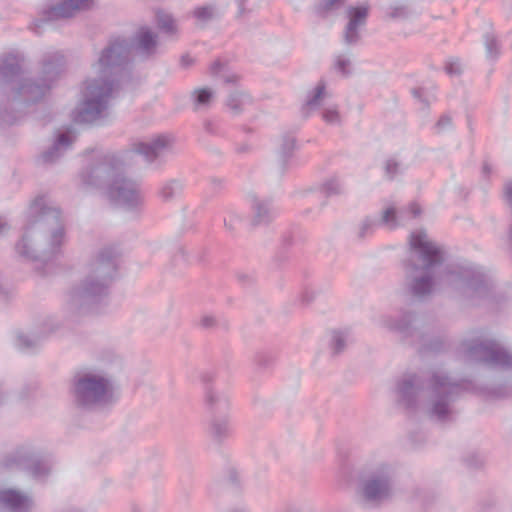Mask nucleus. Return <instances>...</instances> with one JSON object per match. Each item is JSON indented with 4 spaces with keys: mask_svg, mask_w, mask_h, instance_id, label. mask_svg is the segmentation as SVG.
<instances>
[{
    "mask_svg": "<svg viewBox=\"0 0 512 512\" xmlns=\"http://www.w3.org/2000/svg\"><path fill=\"white\" fill-rule=\"evenodd\" d=\"M445 260L443 247L423 229L409 236V251L404 261V286L409 294L424 299L437 290L452 289L467 297H486L489 277L476 266L453 264L440 270Z\"/></svg>",
    "mask_w": 512,
    "mask_h": 512,
    "instance_id": "1",
    "label": "nucleus"
},
{
    "mask_svg": "<svg viewBox=\"0 0 512 512\" xmlns=\"http://www.w3.org/2000/svg\"><path fill=\"white\" fill-rule=\"evenodd\" d=\"M125 39L111 41L91 66V75L84 82L81 100L72 113L77 123H92L105 116L110 99L125 72L130 56Z\"/></svg>",
    "mask_w": 512,
    "mask_h": 512,
    "instance_id": "2",
    "label": "nucleus"
},
{
    "mask_svg": "<svg viewBox=\"0 0 512 512\" xmlns=\"http://www.w3.org/2000/svg\"><path fill=\"white\" fill-rule=\"evenodd\" d=\"M464 390H472L468 381H454L443 371H434L425 380L405 374L396 383L397 402L409 411L422 410L440 422L453 418V402Z\"/></svg>",
    "mask_w": 512,
    "mask_h": 512,
    "instance_id": "3",
    "label": "nucleus"
},
{
    "mask_svg": "<svg viewBox=\"0 0 512 512\" xmlns=\"http://www.w3.org/2000/svg\"><path fill=\"white\" fill-rule=\"evenodd\" d=\"M65 242L61 212L47 195L30 204L16 252L26 260L46 259L57 254Z\"/></svg>",
    "mask_w": 512,
    "mask_h": 512,
    "instance_id": "4",
    "label": "nucleus"
},
{
    "mask_svg": "<svg viewBox=\"0 0 512 512\" xmlns=\"http://www.w3.org/2000/svg\"><path fill=\"white\" fill-rule=\"evenodd\" d=\"M118 251L113 246L99 249L84 267L79 283L65 294L64 310L73 317L92 312L109 294L117 270Z\"/></svg>",
    "mask_w": 512,
    "mask_h": 512,
    "instance_id": "5",
    "label": "nucleus"
},
{
    "mask_svg": "<svg viewBox=\"0 0 512 512\" xmlns=\"http://www.w3.org/2000/svg\"><path fill=\"white\" fill-rule=\"evenodd\" d=\"M81 181L87 188L104 190L112 202L127 209L138 208L143 203L140 186L124 175L120 156L98 155L81 173Z\"/></svg>",
    "mask_w": 512,
    "mask_h": 512,
    "instance_id": "6",
    "label": "nucleus"
},
{
    "mask_svg": "<svg viewBox=\"0 0 512 512\" xmlns=\"http://www.w3.org/2000/svg\"><path fill=\"white\" fill-rule=\"evenodd\" d=\"M20 55L14 52L0 56V82L7 83L15 96L24 102L41 99L51 88L62 70L64 57L59 52L48 53L43 58L42 70L45 78L39 82L24 76Z\"/></svg>",
    "mask_w": 512,
    "mask_h": 512,
    "instance_id": "7",
    "label": "nucleus"
},
{
    "mask_svg": "<svg viewBox=\"0 0 512 512\" xmlns=\"http://www.w3.org/2000/svg\"><path fill=\"white\" fill-rule=\"evenodd\" d=\"M465 361L482 362L494 368H512V353L496 340L483 337L465 339L459 348Z\"/></svg>",
    "mask_w": 512,
    "mask_h": 512,
    "instance_id": "8",
    "label": "nucleus"
},
{
    "mask_svg": "<svg viewBox=\"0 0 512 512\" xmlns=\"http://www.w3.org/2000/svg\"><path fill=\"white\" fill-rule=\"evenodd\" d=\"M112 380L104 373H85L78 376L73 385L77 405L84 408L103 406L113 400Z\"/></svg>",
    "mask_w": 512,
    "mask_h": 512,
    "instance_id": "9",
    "label": "nucleus"
},
{
    "mask_svg": "<svg viewBox=\"0 0 512 512\" xmlns=\"http://www.w3.org/2000/svg\"><path fill=\"white\" fill-rule=\"evenodd\" d=\"M394 467L386 462H379L367 467L359 480L360 493L372 503H380L392 494Z\"/></svg>",
    "mask_w": 512,
    "mask_h": 512,
    "instance_id": "10",
    "label": "nucleus"
},
{
    "mask_svg": "<svg viewBox=\"0 0 512 512\" xmlns=\"http://www.w3.org/2000/svg\"><path fill=\"white\" fill-rule=\"evenodd\" d=\"M333 94L324 80H319L308 93L304 109L307 114L319 110L321 119L328 125L340 126L343 122L339 106L332 102Z\"/></svg>",
    "mask_w": 512,
    "mask_h": 512,
    "instance_id": "11",
    "label": "nucleus"
},
{
    "mask_svg": "<svg viewBox=\"0 0 512 512\" xmlns=\"http://www.w3.org/2000/svg\"><path fill=\"white\" fill-rule=\"evenodd\" d=\"M421 213L422 208L417 202H412L400 210L394 205H388L383 209L380 220L366 218L362 221L359 227V236H368L380 224L391 230L396 229L408 224L411 219L417 218Z\"/></svg>",
    "mask_w": 512,
    "mask_h": 512,
    "instance_id": "12",
    "label": "nucleus"
},
{
    "mask_svg": "<svg viewBox=\"0 0 512 512\" xmlns=\"http://www.w3.org/2000/svg\"><path fill=\"white\" fill-rule=\"evenodd\" d=\"M92 5L93 0H60L57 4L44 8L40 13V18L35 20L30 28L35 33H40L43 23L74 17L78 13L90 9Z\"/></svg>",
    "mask_w": 512,
    "mask_h": 512,
    "instance_id": "13",
    "label": "nucleus"
},
{
    "mask_svg": "<svg viewBox=\"0 0 512 512\" xmlns=\"http://www.w3.org/2000/svg\"><path fill=\"white\" fill-rule=\"evenodd\" d=\"M175 138L170 134H161L149 141H140L133 144V151L142 155L147 162H155L172 151Z\"/></svg>",
    "mask_w": 512,
    "mask_h": 512,
    "instance_id": "14",
    "label": "nucleus"
},
{
    "mask_svg": "<svg viewBox=\"0 0 512 512\" xmlns=\"http://www.w3.org/2000/svg\"><path fill=\"white\" fill-rule=\"evenodd\" d=\"M15 462L38 480L47 477L52 470V460L50 457L30 453L24 449L16 452Z\"/></svg>",
    "mask_w": 512,
    "mask_h": 512,
    "instance_id": "15",
    "label": "nucleus"
},
{
    "mask_svg": "<svg viewBox=\"0 0 512 512\" xmlns=\"http://www.w3.org/2000/svg\"><path fill=\"white\" fill-rule=\"evenodd\" d=\"M370 7L367 4L350 6L347 10L348 23L344 30V41L354 45L360 40V30L366 25Z\"/></svg>",
    "mask_w": 512,
    "mask_h": 512,
    "instance_id": "16",
    "label": "nucleus"
},
{
    "mask_svg": "<svg viewBox=\"0 0 512 512\" xmlns=\"http://www.w3.org/2000/svg\"><path fill=\"white\" fill-rule=\"evenodd\" d=\"M414 318L410 312H401L397 315L383 314L378 319V325L392 332L409 335Z\"/></svg>",
    "mask_w": 512,
    "mask_h": 512,
    "instance_id": "17",
    "label": "nucleus"
},
{
    "mask_svg": "<svg viewBox=\"0 0 512 512\" xmlns=\"http://www.w3.org/2000/svg\"><path fill=\"white\" fill-rule=\"evenodd\" d=\"M32 505V500L17 490H0V506L9 512H28Z\"/></svg>",
    "mask_w": 512,
    "mask_h": 512,
    "instance_id": "18",
    "label": "nucleus"
},
{
    "mask_svg": "<svg viewBox=\"0 0 512 512\" xmlns=\"http://www.w3.org/2000/svg\"><path fill=\"white\" fill-rule=\"evenodd\" d=\"M205 407L209 416L229 414V397L225 392L211 387L205 392Z\"/></svg>",
    "mask_w": 512,
    "mask_h": 512,
    "instance_id": "19",
    "label": "nucleus"
},
{
    "mask_svg": "<svg viewBox=\"0 0 512 512\" xmlns=\"http://www.w3.org/2000/svg\"><path fill=\"white\" fill-rule=\"evenodd\" d=\"M75 138V133L70 129L60 133L53 145L42 153L43 163H53L59 159L71 147Z\"/></svg>",
    "mask_w": 512,
    "mask_h": 512,
    "instance_id": "20",
    "label": "nucleus"
},
{
    "mask_svg": "<svg viewBox=\"0 0 512 512\" xmlns=\"http://www.w3.org/2000/svg\"><path fill=\"white\" fill-rule=\"evenodd\" d=\"M56 327L55 319L49 317L42 322L39 330L33 331L32 334H19L16 338V345L23 350L32 349L37 346L42 337L55 331Z\"/></svg>",
    "mask_w": 512,
    "mask_h": 512,
    "instance_id": "21",
    "label": "nucleus"
},
{
    "mask_svg": "<svg viewBox=\"0 0 512 512\" xmlns=\"http://www.w3.org/2000/svg\"><path fill=\"white\" fill-rule=\"evenodd\" d=\"M207 433L215 441L221 442L232 434L229 414L209 416Z\"/></svg>",
    "mask_w": 512,
    "mask_h": 512,
    "instance_id": "22",
    "label": "nucleus"
},
{
    "mask_svg": "<svg viewBox=\"0 0 512 512\" xmlns=\"http://www.w3.org/2000/svg\"><path fill=\"white\" fill-rule=\"evenodd\" d=\"M137 49L144 55H151L156 48V35L147 27H142L136 36Z\"/></svg>",
    "mask_w": 512,
    "mask_h": 512,
    "instance_id": "23",
    "label": "nucleus"
},
{
    "mask_svg": "<svg viewBox=\"0 0 512 512\" xmlns=\"http://www.w3.org/2000/svg\"><path fill=\"white\" fill-rule=\"evenodd\" d=\"M254 221L256 224L267 223L273 216L274 210L270 204L263 200H255L253 202Z\"/></svg>",
    "mask_w": 512,
    "mask_h": 512,
    "instance_id": "24",
    "label": "nucleus"
},
{
    "mask_svg": "<svg viewBox=\"0 0 512 512\" xmlns=\"http://www.w3.org/2000/svg\"><path fill=\"white\" fill-rule=\"evenodd\" d=\"M183 190V185L178 180H170L165 182L159 189L160 198L167 202L179 196Z\"/></svg>",
    "mask_w": 512,
    "mask_h": 512,
    "instance_id": "25",
    "label": "nucleus"
},
{
    "mask_svg": "<svg viewBox=\"0 0 512 512\" xmlns=\"http://www.w3.org/2000/svg\"><path fill=\"white\" fill-rule=\"evenodd\" d=\"M333 69L343 77L352 73V61L347 54H336L333 58Z\"/></svg>",
    "mask_w": 512,
    "mask_h": 512,
    "instance_id": "26",
    "label": "nucleus"
},
{
    "mask_svg": "<svg viewBox=\"0 0 512 512\" xmlns=\"http://www.w3.org/2000/svg\"><path fill=\"white\" fill-rule=\"evenodd\" d=\"M249 102L250 96L248 94L244 91L236 90L229 95L227 106L234 112H239Z\"/></svg>",
    "mask_w": 512,
    "mask_h": 512,
    "instance_id": "27",
    "label": "nucleus"
},
{
    "mask_svg": "<svg viewBox=\"0 0 512 512\" xmlns=\"http://www.w3.org/2000/svg\"><path fill=\"white\" fill-rule=\"evenodd\" d=\"M343 190V182L337 176L327 178L321 185V191L327 196L339 195Z\"/></svg>",
    "mask_w": 512,
    "mask_h": 512,
    "instance_id": "28",
    "label": "nucleus"
},
{
    "mask_svg": "<svg viewBox=\"0 0 512 512\" xmlns=\"http://www.w3.org/2000/svg\"><path fill=\"white\" fill-rule=\"evenodd\" d=\"M346 0H321L315 6L318 15L327 16L328 14L340 9Z\"/></svg>",
    "mask_w": 512,
    "mask_h": 512,
    "instance_id": "29",
    "label": "nucleus"
},
{
    "mask_svg": "<svg viewBox=\"0 0 512 512\" xmlns=\"http://www.w3.org/2000/svg\"><path fill=\"white\" fill-rule=\"evenodd\" d=\"M196 109L207 107L213 97L212 90L208 88L196 89L192 94Z\"/></svg>",
    "mask_w": 512,
    "mask_h": 512,
    "instance_id": "30",
    "label": "nucleus"
},
{
    "mask_svg": "<svg viewBox=\"0 0 512 512\" xmlns=\"http://www.w3.org/2000/svg\"><path fill=\"white\" fill-rule=\"evenodd\" d=\"M296 148V141L292 137H288L283 140V143L280 147L279 155L280 160L283 165H286L288 161L291 159L293 152Z\"/></svg>",
    "mask_w": 512,
    "mask_h": 512,
    "instance_id": "31",
    "label": "nucleus"
},
{
    "mask_svg": "<svg viewBox=\"0 0 512 512\" xmlns=\"http://www.w3.org/2000/svg\"><path fill=\"white\" fill-rule=\"evenodd\" d=\"M156 20L160 29L171 34L175 32V21L170 14L164 11H157Z\"/></svg>",
    "mask_w": 512,
    "mask_h": 512,
    "instance_id": "32",
    "label": "nucleus"
},
{
    "mask_svg": "<svg viewBox=\"0 0 512 512\" xmlns=\"http://www.w3.org/2000/svg\"><path fill=\"white\" fill-rule=\"evenodd\" d=\"M213 75H220L226 83H236L239 76L236 74H227L224 65L220 61H215L210 67Z\"/></svg>",
    "mask_w": 512,
    "mask_h": 512,
    "instance_id": "33",
    "label": "nucleus"
},
{
    "mask_svg": "<svg viewBox=\"0 0 512 512\" xmlns=\"http://www.w3.org/2000/svg\"><path fill=\"white\" fill-rule=\"evenodd\" d=\"M485 47L488 58L494 60L500 55V46L493 34L488 33L485 35Z\"/></svg>",
    "mask_w": 512,
    "mask_h": 512,
    "instance_id": "34",
    "label": "nucleus"
},
{
    "mask_svg": "<svg viewBox=\"0 0 512 512\" xmlns=\"http://www.w3.org/2000/svg\"><path fill=\"white\" fill-rule=\"evenodd\" d=\"M347 344V337L344 333L335 331L332 333L330 348L334 355L339 354Z\"/></svg>",
    "mask_w": 512,
    "mask_h": 512,
    "instance_id": "35",
    "label": "nucleus"
},
{
    "mask_svg": "<svg viewBox=\"0 0 512 512\" xmlns=\"http://www.w3.org/2000/svg\"><path fill=\"white\" fill-rule=\"evenodd\" d=\"M415 99L421 102L425 107L428 106L434 99V95L428 93L425 88L418 87L412 90Z\"/></svg>",
    "mask_w": 512,
    "mask_h": 512,
    "instance_id": "36",
    "label": "nucleus"
},
{
    "mask_svg": "<svg viewBox=\"0 0 512 512\" xmlns=\"http://www.w3.org/2000/svg\"><path fill=\"white\" fill-rule=\"evenodd\" d=\"M193 14L200 22H206L213 17L214 9L211 6L198 7L194 10Z\"/></svg>",
    "mask_w": 512,
    "mask_h": 512,
    "instance_id": "37",
    "label": "nucleus"
},
{
    "mask_svg": "<svg viewBox=\"0 0 512 512\" xmlns=\"http://www.w3.org/2000/svg\"><path fill=\"white\" fill-rule=\"evenodd\" d=\"M400 171V164L395 159H388L385 164V172L389 178H393Z\"/></svg>",
    "mask_w": 512,
    "mask_h": 512,
    "instance_id": "38",
    "label": "nucleus"
},
{
    "mask_svg": "<svg viewBox=\"0 0 512 512\" xmlns=\"http://www.w3.org/2000/svg\"><path fill=\"white\" fill-rule=\"evenodd\" d=\"M452 126V119L449 115H443L437 121L435 128L437 132H443Z\"/></svg>",
    "mask_w": 512,
    "mask_h": 512,
    "instance_id": "39",
    "label": "nucleus"
},
{
    "mask_svg": "<svg viewBox=\"0 0 512 512\" xmlns=\"http://www.w3.org/2000/svg\"><path fill=\"white\" fill-rule=\"evenodd\" d=\"M407 14V9L404 6L391 7L388 12V16L392 19L405 18Z\"/></svg>",
    "mask_w": 512,
    "mask_h": 512,
    "instance_id": "40",
    "label": "nucleus"
},
{
    "mask_svg": "<svg viewBox=\"0 0 512 512\" xmlns=\"http://www.w3.org/2000/svg\"><path fill=\"white\" fill-rule=\"evenodd\" d=\"M200 324L205 328H210L215 324V318L211 315H205L201 318Z\"/></svg>",
    "mask_w": 512,
    "mask_h": 512,
    "instance_id": "41",
    "label": "nucleus"
},
{
    "mask_svg": "<svg viewBox=\"0 0 512 512\" xmlns=\"http://www.w3.org/2000/svg\"><path fill=\"white\" fill-rule=\"evenodd\" d=\"M445 70L450 75L460 73V67L458 63H448L445 67Z\"/></svg>",
    "mask_w": 512,
    "mask_h": 512,
    "instance_id": "42",
    "label": "nucleus"
},
{
    "mask_svg": "<svg viewBox=\"0 0 512 512\" xmlns=\"http://www.w3.org/2000/svg\"><path fill=\"white\" fill-rule=\"evenodd\" d=\"M9 230L10 226L7 221L3 217H0V238L5 236Z\"/></svg>",
    "mask_w": 512,
    "mask_h": 512,
    "instance_id": "43",
    "label": "nucleus"
},
{
    "mask_svg": "<svg viewBox=\"0 0 512 512\" xmlns=\"http://www.w3.org/2000/svg\"><path fill=\"white\" fill-rule=\"evenodd\" d=\"M493 173V166L487 162H485L482 166V175L483 177H488Z\"/></svg>",
    "mask_w": 512,
    "mask_h": 512,
    "instance_id": "44",
    "label": "nucleus"
},
{
    "mask_svg": "<svg viewBox=\"0 0 512 512\" xmlns=\"http://www.w3.org/2000/svg\"><path fill=\"white\" fill-rule=\"evenodd\" d=\"M181 63L183 66H189L192 63V59L189 56H183L181 58Z\"/></svg>",
    "mask_w": 512,
    "mask_h": 512,
    "instance_id": "45",
    "label": "nucleus"
},
{
    "mask_svg": "<svg viewBox=\"0 0 512 512\" xmlns=\"http://www.w3.org/2000/svg\"><path fill=\"white\" fill-rule=\"evenodd\" d=\"M226 512H250V511L245 507H234V508L229 509Z\"/></svg>",
    "mask_w": 512,
    "mask_h": 512,
    "instance_id": "46",
    "label": "nucleus"
},
{
    "mask_svg": "<svg viewBox=\"0 0 512 512\" xmlns=\"http://www.w3.org/2000/svg\"><path fill=\"white\" fill-rule=\"evenodd\" d=\"M283 512H302V511L297 507L289 506V507H286L283 510Z\"/></svg>",
    "mask_w": 512,
    "mask_h": 512,
    "instance_id": "47",
    "label": "nucleus"
},
{
    "mask_svg": "<svg viewBox=\"0 0 512 512\" xmlns=\"http://www.w3.org/2000/svg\"><path fill=\"white\" fill-rule=\"evenodd\" d=\"M225 225L230 226L232 228V220L228 223L227 219H224Z\"/></svg>",
    "mask_w": 512,
    "mask_h": 512,
    "instance_id": "48",
    "label": "nucleus"
},
{
    "mask_svg": "<svg viewBox=\"0 0 512 512\" xmlns=\"http://www.w3.org/2000/svg\"><path fill=\"white\" fill-rule=\"evenodd\" d=\"M132 512H142V511L140 508L135 507V508H133Z\"/></svg>",
    "mask_w": 512,
    "mask_h": 512,
    "instance_id": "49",
    "label": "nucleus"
}]
</instances>
